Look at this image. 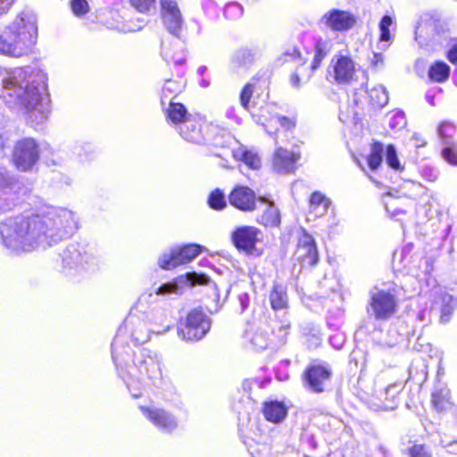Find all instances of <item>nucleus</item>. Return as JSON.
<instances>
[{"label":"nucleus","instance_id":"nucleus-1","mask_svg":"<svg viewBox=\"0 0 457 457\" xmlns=\"http://www.w3.org/2000/svg\"><path fill=\"white\" fill-rule=\"evenodd\" d=\"M79 228V217L75 212L48 207L39 214L5 219L0 223V236L6 248L27 253L70 238Z\"/></svg>","mask_w":457,"mask_h":457},{"label":"nucleus","instance_id":"nucleus-2","mask_svg":"<svg viewBox=\"0 0 457 457\" xmlns=\"http://www.w3.org/2000/svg\"><path fill=\"white\" fill-rule=\"evenodd\" d=\"M46 73L35 67L4 70L0 73V97L10 106H22L37 122L51 112Z\"/></svg>","mask_w":457,"mask_h":457},{"label":"nucleus","instance_id":"nucleus-3","mask_svg":"<svg viewBox=\"0 0 457 457\" xmlns=\"http://www.w3.org/2000/svg\"><path fill=\"white\" fill-rule=\"evenodd\" d=\"M130 357L124 354L123 372L128 373L126 384L132 397L142 395L145 383L155 387H162L165 384L163 362L160 353L148 348H140L133 353L132 365L128 364Z\"/></svg>","mask_w":457,"mask_h":457},{"label":"nucleus","instance_id":"nucleus-4","mask_svg":"<svg viewBox=\"0 0 457 457\" xmlns=\"http://www.w3.org/2000/svg\"><path fill=\"white\" fill-rule=\"evenodd\" d=\"M161 18L166 30L175 38L162 41L161 54L167 63L182 66L186 62L185 43L182 40L184 19L176 0H160Z\"/></svg>","mask_w":457,"mask_h":457},{"label":"nucleus","instance_id":"nucleus-5","mask_svg":"<svg viewBox=\"0 0 457 457\" xmlns=\"http://www.w3.org/2000/svg\"><path fill=\"white\" fill-rule=\"evenodd\" d=\"M6 56L21 58L32 54L37 40L36 15L29 10H23L6 25Z\"/></svg>","mask_w":457,"mask_h":457},{"label":"nucleus","instance_id":"nucleus-6","mask_svg":"<svg viewBox=\"0 0 457 457\" xmlns=\"http://www.w3.org/2000/svg\"><path fill=\"white\" fill-rule=\"evenodd\" d=\"M127 331L135 344H144L150 339V328H146L144 321L135 316L128 317L124 324L119 328L112 345V357L116 366L119 376L127 381L128 373L123 372L124 354L130 357L129 347L124 345L123 337Z\"/></svg>","mask_w":457,"mask_h":457},{"label":"nucleus","instance_id":"nucleus-7","mask_svg":"<svg viewBox=\"0 0 457 457\" xmlns=\"http://www.w3.org/2000/svg\"><path fill=\"white\" fill-rule=\"evenodd\" d=\"M398 302L395 290L374 287L370 292L368 313L377 320H388L397 312Z\"/></svg>","mask_w":457,"mask_h":457},{"label":"nucleus","instance_id":"nucleus-8","mask_svg":"<svg viewBox=\"0 0 457 457\" xmlns=\"http://www.w3.org/2000/svg\"><path fill=\"white\" fill-rule=\"evenodd\" d=\"M28 190L27 185L15 176L0 173V213L12 210Z\"/></svg>","mask_w":457,"mask_h":457},{"label":"nucleus","instance_id":"nucleus-9","mask_svg":"<svg viewBox=\"0 0 457 457\" xmlns=\"http://www.w3.org/2000/svg\"><path fill=\"white\" fill-rule=\"evenodd\" d=\"M211 328V320L201 311H191L184 323L179 328V336L185 341H198Z\"/></svg>","mask_w":457,"mask_h":457},{"label":"nucleus","instance_id":"nucleus-10","mask_svg":"<svg viewBox=\"0 0 457 457\" xmlns=\"http://www.w3.org/2000/svg\"><path fill=\"white\" fill-rule=\"evenodd\" d=\"M202 251V246L189 244L172 247L169 252L163 253L158 263L163 270H171L179 265L186 264L194 260Z\"/></svg>","mask_w":457,"mask_h":457},{"label":"nucleus","instance_id":"nucleus-11","mask_svg":"<svg viewBox=\"0 0 457 457\" xmlns=\"http://www.w3.org/2000/svg\"><path fill=\"white\" fill-rule=\"evenodd\" d=\"M39 159V147L32 137H25L16 142L12 160L18 169L28 171L33 168Z\"/></svg>","mask_w":457,"mask_h":457},{"label":"nucleus","instance_id":"nucleus-12","mask_svg":"<svg viewBox=\"0 0 457 457\" xmlns=\"http://www.w3.org/2000/svg\"><path fill=\"white\" fill-rule=\"evenodd\" d=\"M356 17L353 13L340 10L331 9L325 12L318 24L321 29H327L335 32H345L353 28Z\"/></svg>","mask_w":457,"mask_h":457},{"label":"nucleus","instance_id":"nucleus-13","mask_svg":"<svg viewBox=\"0 0 457 457\" xmlns=\"http://www.w3.org/2000/svg\"><path fill=\"white\" fill-rule=\"evenodd\" d=\"M262 231L253 226L237 228L231 233V241L234 246L247 254L253 253L256 244L262 240Z\"/></svg>","mask_w":457,"mask_h":457},{"label":"nucleus","instance_id":"nucleus-14","mask_svg":"<svg viewBox=\"0 0 457 457\" xmlns=\"http://www.w3.org/2000/svg\"><path fill=\"white\" fill-rule=\"evenodd\" d=\"M143 415L160 431L172 433L178 428L176 417L168 411L156 406H140Z\"/></svg>","mask_w":457,"mask_h":457},{"label":"nucleus","instance_id":"nucleus-15","mask_svg":"<svg viewBox=\"0 0 457 457\" xmlns=\"http://www.w3.org/2000/svg\"><path fill=\"white\" fill-rule=\"evenodd\" d=\"M295 259L303 267H312L319 261L317 245L312 236L302 229L298 236L297 248L295 253Z\"/></svg>","mask_w":457,"mask_h":457},{"label":"nucleus","instance_id":"nucleus-16","mask_svg":"<svg viewBox=\"0 0 457 457\" xmlns=\"http://www.w3.org/2000/svg\"><path fill=\"white\" fill-rule=\"evenodd\" d=\"M455 132V125L449 121H443L437 129V133L445 145L442 156L452 165H457V143L453 140Z\"/></svg>","mask_w":457,"mask_h":457},{"label":"nucleus","instance_id":"nucleus-17","mask_svg":"<svg viewBox=\"0 0 457 457\" xmlns=\"http://www.w3.org/2000/svg\"><path fill=\"white\" fill-rule=\"evenodd\" d=\"M333 48V42L328 37L320 35L312 36L310 45L304 44V49L307 54L313 52V59L310 69L312 71H316L321 64L322 61L330 54Z\"/></svg>","mask_w":457,"mask_h":457},{"label":"nucleus","instance_id":"nucleus-18","mask_svg":"<svg viewBox=\"0 0 457 457\" xmlns=\"http://www.w3.org/2000/svg\"><path fill=\"white\" fill-rule=\"evenodd\" d=\"M209 278L204 274H198L196 272L187 273L186 276H181L174 279L172 282L164 283L156 289V295H166L170 294L180 295L182 294L183 285L189 284L194 286L196 284H206Z\"/></svg>","mask_w":457,"mask_h":457},{"label":"nucleus","instance_id":"nucleus-19","mask_svg":"<svg viewBox=\"0 0 457 457\" xmlns=\"http://www.w3.org/2000/svg\"><path fill=\"white\" fill-rule=\"evenodd\" d=\"M61 257L63 267L69 269L85 268L86 265L94 261L92 255L88 254L84 247L79 244L69 245L63 250Z\"/></svg>","mask_w":457,"mask_h":457},{"label":"nucleus","instance_id":"nucleus-20","mask_svg":"<svg viewBox=\"0 0 457 457\" xmlns=\"http://www.w3.org/2000/svg\"><path fill=\"white\" fill-rule=\"evenodd\" d=\"M177 130L184 140L190 143L205 144L210 141L203 132L202 122L193 116L180 122Z\"/></svg>","mask_w":457,"mask_h":457},{"label":"nucleus","instance_id":"nucleus-21","mask_svg":"<svg viewBox=\"0 0 457 457\" xmlns=\"http://www.w3.org/2000/svg\"><path fill=\"white\" fill-rule=\"evenodd\" d=\"M333 76L337 83H349L355 74V63L347 55L337 54L331 60Z\"/></svg>","mask_w":457,"mask_h":457},{"label":"nucleus","instance_id":"nucleus-22","mask_svg":"<svg viewBox=\"0 0 457 457\" xmlns=\"http://www.w3.org/2000/svg\"><path fill=\"white\" fill-rule=\"evenodd\" d=\"M331 371L322 365L311 366L304 374L305 382L310 390L320 393L329 381Z\"/></svg>","mask_w":457,"mask_h":457},{"label":"nucleus","instance_id":"nucleus-23","mask_svg":"<svg viewBox=\"0 0 457 457\" xmlns=\"http://www.w3.org/2000/svg\"><path fill=\"white\" fill-rule=\"evenodd\" d=\"M231 205L243 211L252 212L255 209V193L247 187H237L228 196Z\"/></svg>","mask_w":457,"mask_h":457},{"label":"nucleus","instance_id":"nucleus-24","mask_svg":"<svg viewBox=\"0 0 457 457\" xmlns=\"http://www.w3.org/2000/svg\"><path fill=\"white\" fill-rule=\"evenodd\" d=\"M258 51L253 48L241 47L237 49L230 57L231 68L235 71L249 70L258 58Z\"/></svg>","mask_w":457,"mask_h":457},{"label":"nucleus","instance_id":"nucleus-25","mask_svg":"<svg viewBox=\"0 0 457 457\" xmlns=\"http://www.w3.org/2000/svg\"><path fill=\"white\" fill-rule=\"evenodd\" d=\"M435 295V305H438L440 310V322L445 324L452 317L456 306V300L441 287L436 288Z\"/></svg>","mask_w":457,"mask_h":457},{"label":"nucleus","instance_id":"nucleus-26","mask_svg":"<svg viewBox=\"0 0 457 457\" xmlns=\"http://www.w3.org/2000/svg\"><path fill=\"white\" fill-rule=\"evenodd\" d=\"M300 154L278 147L273 154V165L277 171H294Z\"/></svg>","mask_w":457,"mask_h":457},{"label":"nucleus","instance_id":"nucleus-27","mask_svg":"<svg viewBox=\"0 0 457 457\" xmlns=\"http://www.w3.org/2000/svg\"><path fill=\"white\" fill-rule=\"evenodd\" d=\"M400 392V386L396 384H390L383 390L377 392L379 403L374 404L376 411L394 410L396 406V397Z\"/></svg>","mask_w":457,"mask_h":457},{"label":"nucleus","instance_id":"nucleus-28","mask_svg":"<svg viewBox=\"0 0 457 457\" xmlns=\"http://www.w3.org/2000/svg\"><path fill=\"white\" fill-rule=\"evenodd\" d=\"M258 200L265 204V209L258 218V222L265 227H278L280 224V213L273 202L269 199L259 196Z\"/></svg>","mask_w":457,"mask_h":457},{"label":"nucleus","instance_id":"nucleus-29","mask_svg":"<svg viewBox=\"0 0 457 457\" xmlns=\"http://www.w3.org/2000/svg\"><path fill=\"white\" fill-rule=\"evenodd\" d=\"M431 402L437 411H445L451 408L450 392L445 385L438 383L434 386Z\"/></svg>","mask_w":457,"mask_h":457},{"label":"nucleus","instance_id":"nucleus-30","mask_svg":"<svg viewBox=\"0 0 457 457\" xmlns=\"http://www.w3.org/2000/svg\"><path fill=\"white\" fill-rule=\"evenodd\" d=\"M285 55L287 57H290L292 61H299L300 62V67L296 69V71L293 73L290 77V83L295 87H300V77L303 79H309L312 76V70L310 69V71H308L306 74L303 72V65L305 64L306 60H304L302 57V54L300 51L296 47H293L292 49H288Z\"/></svg>","mask_w":457,"mask_h":457},{"label":"nucleus","instance_id":"nucleus-31","mask_svg":"<svg viewBox=\"0 0 457 457\" xmlns=\"http://www.w3.org/2000/svg\"><path fill=\"white\" fill-rule=\"evenodd\" d=\"M232 155L237 161L244 162L251 170H256L261 168V158L253 150L240 145L232 150Z\"/></svg>","mask_w":457,"mask_h":457},{"label":"nucleus","instance_id":"nucleus-32","mask_svg":"<svg viewBox=\"0 0 457 457\" xmlns=\"http://www.w3.org/2000/svg\"><path fill=\"white\" fill-rule=\"evenodd\" d=\"M168 104L165 109L166 119L169 122L174 124L176 129L179 126L180 122H184L187 117H191L186 107L180 103H174L172 100L166 103Z\"/></svg>","mask_w":457,"mask_h":457},{"label":"nucleus","instance_id":"nucleus-33","mask_svg":"<svg viewBox=\"0 0 457 457\" xmlns=\"http://www.w3.org/2000/svg\"><path fill=\"white\" fill-rule=\"evenodd\" d=\"M263 414L267 420L278 423L286 418L287 409L282 402L270 401L264 403Z\"/></svg>","mask_w":457,"mask_h":457},{"label":"nucleus","instance_id":"nucleus-34","mask_svg":"<svg viewBox=\"0 0 457 457\" xmlns=\"http://www.w3.org/2000/svg\"><path fill=\"white\" fill-rule=\"evenodd\" d=\"M185 85L186 82L181 77H179L177 79L165 80L161 96V104L162 108H165L166 103L172 100L175 96L182 92Z\"/></svg>","mask_w":457,"mask_h":457},{"label":"nucleus","instance_id":"nucleus-35","mask_svg":"<svg viewBox=\"0 0 457 457\" xmlns=\"http://www.w3.org/2000/svg\"><path fill=\"white\" fill-rule=\"evenodd\" d=\"M270 306L274 311L285 310L288 306L287 294L285 287L275 284L270 293Z\"/></svg>","mask_w":457,"mask_h":457},{"label":"nucleus","instance_id":"nucleus-36","mask_svg":"<svg viewBox=\"0 0 457 457\" xmlns=\"http://www.w3.org/2000/svg\"><path fill=\"white\" fill-rule=\"evenodd\" d=\"M393 23V18L389 15H384L379 21L378 48L381 50H386L392 43L393 36L390 33L389 28Z\"/></svg>","mask_w":457,"mask_h":457},{"label":"nucleus","instance_id":"nucleus-37","mask_svg":"<svg viewBox=\"0 0 457 457\" xmlns=\"http://www.w3.org/2000/svg\"><path fill=\"white\" fill-rule=\"evenodd\" d=\"M385 208L389 217L400 221L403 228L407 224L413 222V220L408 216V212L398 206L395 200L390 199L389 202H385Z\"/></svg>","mask_w":457,"mask_h":457},{"label":"nucleus","instance_id":"nucleus-38","mask_svg":"<svg viewBox=\"0 0 457 457\" xmlns=\"http://www.w3.org/2000/svg\"><path fill=\"white\" fill-rule=\"evenodd\" d=\"M277 113V105L273 103H268L262 105L257 113H253V117L257 123L266 126L268 122H275Z\"/></svg>","mask_w":457,"mask_h":457},{"label":"nucleus","instance_id":"nucleus-39","mask_svg":"<svg viewBox=\"0 0 457 457\" xmlns=\"http://www.w3.org/2000/svg\"><path fill=\"white\" fill-rule=\"evenodd\" d=\"M331 202L320 192H314L312 194L310 198V209L311 212H314L315 216L324 215Z\"/></svg>","mask_w":457,"mask_h":457},{"label":"nucleus","instance_id":"nucleus-40","mask_svg":"<svg viewBox=\"0 0 457 457\" xmlns=\"http://www.w3.org/2000/svg\"><path fill=\"white\" fill-rule=\"evenodd\" d=\"M450 76V67L442 61L434 62L428 69V78L435 82H444Z\"/></svg>","mask_w":457,"mask_h":457},{"label":"nucleus","instance_id":"nucleus-41","mask_svg":"<svg viewBox=\"0 0 457 457\" xmlns=\"http://www.w3.org/2000/svg\"><path fill=\"white\" fill-rule=\"evenodd\" d=\"M370 103L374 107L382 108L388 103V93L382 85H378L368 91Z\"/></svg>","mask_w":457,"mask_h":457},{"label":"nucleus","instance_id":"nucleus-42","mask_svg":"<svg viewBox=\"0 0 457 457\" xmlns=\"http://www.w3.org/2000/svg\"><path fill=\"white\" fill-rule=\"evenodd\" d=\"M384 145L380 142H374L370 147V153L367 157L370 169L377 170L383 160Z\"/></svg>","mask_w":457,"mask_h":457},{"label":"nucleus","instance_id":"nucleus-43","mask_svg":"<svg viewBox=\"0 0 457 457\" xmlns=\"http://www.w3.org/2000/svg\"><path fill=\"white\" fill-rule=\"evenodd\" d=\"M388 126L391 129L401 130L407 124L404 112L402 110H395L388 112Z\"/></svg>","mask_w":457,"mask_h":457},{"label":"nucleus","instance_id":"nucleus-44","mask_svg":"<svg viewBox=\"0 0 457 457\" xmlns=\"http://www.w3.org/2000/svg\"><path fill=\"white\" fill-rule=\"evenodd\" d=\"M436 200L434 198L428 199L425 204L420 205L417 210V215L420 218L418 222H422L425 220H430L433 216L437 212V210L435 208Z\"/></svg>","mask_w":457,"mask_h":457},{"label":"nucleus","instance_id":"nucleus-45","mask_svg":"<svg viewBox=\"0 0 457 457\" xmlns=\"http://www.w3.org/2000/svg\"><path fill=\"white\" fill-rule=\"evenodd\" d=\"M243 12V6L237 2H230L224 6V16L228 20H237L242 17Z\"/></svg>","mask_w":457,"mask_h":457},{"label":"nucleus","instance_id":"nucleus-46","mask_svg":"<svg viewBox=\"0 0 457 457\" xmlns=\"http://www.w3.org/2000/svg\"><path fill=\"white\" fill-rule=\"evenodd\" d=\"M386 162L388 167L393 170H397L403 169L398 158L396 148L393 145H388L386 147Z\"/></svg>","mask_w":457,"mask_h":457},{"label":"nucleus","instance_id":"nucleus-47","mask_svg":"<svg viewBox=\"0 0 457 457\" xmlns=\"http://www.w3.org/2000/svg\"><path fill=\"white\" fill-rule=\"evenodd\" d=\"M254 91V84L248 82L244 86L240 93V104L247 112H250V102Z\"/></svg>","mask_w":457,"mask_h":457},{"label":"nucleus","instance_id":"nucleus-48","mask_svg":"<svg viewBox=\"0 0 457 457\" xmlns=\"http://www.w3.org/2000/svg\"><path fill=\"white\" fill-rule=\"evenodd\" d=\"M253 457H288L292 453H286L279 454L278 452L272 453L270 448L266 445H262L257 448L249 450Z\"/></svg>","mask_w":457,"mask_h":457},{"label":"nucleus","instance_id":"nucleus-49","mask_svg":"<svg viewBox=\"0 0 457 457\" xmlns=\"http://www.w3.org/2000/svg\"><path fill=\"white\" fill-rule=\"evenodd\" d=\"M403 194H419L425 190V187L420 184L411 179H403V183L397 186Z\"/></svg>","mask_w":457,"mask_h":457},{"label":"nucleus","instance_id":"nucleus-50","mask_svg":"<svg viewBox=\"0 0 457 457\" xmlns=\"http://www.w3.org/2000/svg\"><path fill=\"white\" fill-rule=\"evenodd\" d=\"M269 341L270 339L268 333L263 330H257L251 338L252 345L257 350H262L267 348L269 345Z\"/></svg>","mask_w":457,"mask_h":457},{"label":"nucleus","instance_id":"nucleus-51","mask_svg":"<svg viewBox=\"0 0 457 457\" xmlns=\"http://www.w3.org/2000/svg\"><path fill=\"white\" fill-rule=\"evenodd\" d=\"M208 203L210 207L215 210H221L226 206L224 195L219 189L211 193Z\"/></svg>","mask_w":457,"mask_h":457},{"label":"nucleus","instance_id":"nucleus-52","mask_svg":"<svg viewBox=\"0 0 457 457\" xmlns=\"http://www.w3.org/2000/svg\"><path fill=\"white\" fill-rule=\"evenodd\" d=\"M71 7L72 12L78 17L86 14L89 10L87 0H71Z\"/></svg>","mask_w":457,"mask_h":457},{"label":"nucleus","instance_id":"nucleus-53","mask_svg":"<svg viewBox=\"0 0 457 457\" xmlns=\"http://www.w3.org/2000/svg\"><path fill=\"white\" fill-rule=\"evenodd\" d=\"M94 147L90 143L87 142H80L77 143L73 147L74 154H78L79 157H82V153L86 155L93 153Z\"/></svg>","mask_w":457,"mask_h":457},{"label":"nucleus","instance_id":"nucleus-54","mask_svg":"<svg viewBox=\"0 0 457 457\" xmlns=\"http://www.w3.org/2000/svg\"><path fill=\"white\" fill-rule=\"evenodd\" d=\"M201 6L205 15L212 17L217 14V5L213 0H202Z\"/></svg>","mask_w":457,"mask_h":457},{"label":"nucleus","instance_id":"nucleus-55","mask_svg":"<svg viewBox=\"0 0 457 457\" xmlns=\"http://www.w3.org/2000/svg\"><path fill=\"white\" fill-rule=\"evenodd\" d=\"M131 4L140 12H147L154 4L155 0H129Z\"/></svg>","mask_w":457,"mask_h":457},{"label":"nucleus","instance_id":"nucleus-56","mask_svg":"<svg viewBox=\"0 0 457 457\" xmlns=\"http://www.w3.org/2000/svg\"><path fill=\"white\" fill-rule=\"evenodd\" d=\"M411 457H431L430 452L423 445H415L410 450Z\"/></svg>","mask_w":457,"mask_h":457},{"label":"nucleus","instance_id":"nucleus-57","mask_svg":"<svg viewBox=\"0 0 457 457\" xmlns=\"http://www.w3.org/2000/svg\"><path fill=\"white\" fill-rule=\"evenodd\" d=\"M275 123L279 124L286 130H290L295 127V122L286 116H276Z\"/></svg>","mask_w":457,"mask_h":457},{"label":"nucleus","instance_id":"nucleus-58","mask_svg":"<svg viewBox=\"0 0 457 457\" xmlns=\"http://www.w3.org/2000/svg\"><path fill=\"white\" fill-rule=\"evenodd\" d=\"M6 26L0 29V55L6 56L7 40H6Z\"/></svg>","mask_w":457,"mask_h":457},{"label":"nucleus","instance_id":"nucleus-59","mask_svg":"<svg viewBox=\"0 0 457 457\" xmlns=\"http://www.w3.org/2000/svg\"><path fill=\"white\" fill-rule=\"evenodd\" d=\"M157 313L159 314V317L157 318H154V321L156 323V324H159L162 327V331H166L169 329L170 328V325L167 324V320H168V316L167 314L163 313L161 311H157Z\"/></svg>","mask_w":457,"mask_h":457},{"label":"nucleus","instance_id":"nucleus-60","mask_svg":"<svg viewBox=\"0 0 457 457\" xmlns=\"http://www.w3.org/2000/svg\"><path fill=\"white\" fill-rule=\"evenodd\" d=\"M225 117L234 121L236 124H240L242 121L241 118L237 114V110L234 106L227 108L225 112Z\"/></svg>","mask_w":457,"mask_h":457},{"label":"nucleus","instance_id":"nucleus-61","mask_svg":"<svg viewBox=\"0 0 457 457\" xmlns=\"http://www.w3.org/2000/svg\"><path fill=\"white\" fill-rule=\"evenodd\" d=\"M375 175H377L378 178H375L373 176H370V179L371 181H373L377 187H383L385 188H389V189H394L395 187L394 186H390V185H386L383 181V175H385L386 173H374Z\"/></svg>","mask_w":457,"mask_h":457},{"label":"nucleus","instance_id":"nucleus-62","mask_svg":"<svg viewBox=\"0 0 457 457\" xmlns=\"http://www.w3.org/2000/svg\"><path fill=\"white\" fill-rule=\"evenodd\" d=\"M14 0H0V16L7 13Z\"/></svg>","mask_w":457,"mask_h":457},{"label":"nucleus","instance_id":"nucleus-63","mask_svg":"<svg viewBox=\"0 0 457 457\" xmlns=\"http://www.w3.org/2000/svg\"><path fill=\"white\" fill-rule=\"evenodd\" d=\"M447 57L452 63H457V43L450 48Z\"/></svg>","mask_w":457,"mask_h":457},{"label":"nucleus","instance_id":"nucleus-64","mask_svg":"<svg viewBox=\"0 0 457 457\" xmlns=\"http://www.w3.org/2000/svg\"><path fill=\"white\" fill-rule=\"evenodd\" d=\"M411 140L416 147H421L426 145L425 139L419 133H414L411 136Z\"/></svg>","mask_w":457,"mask_h":457}]
</instances>
